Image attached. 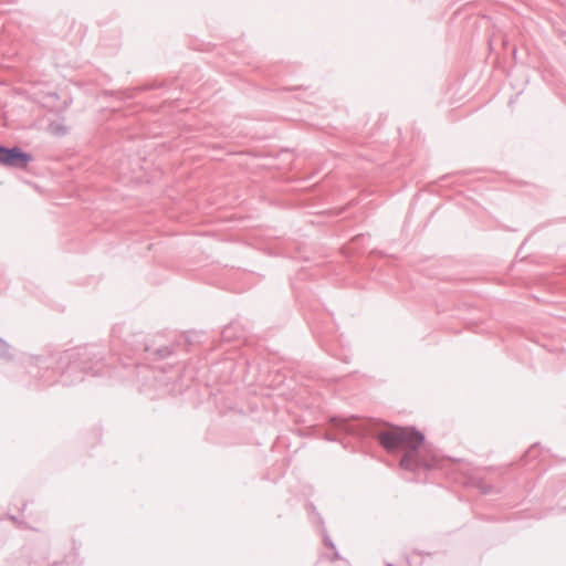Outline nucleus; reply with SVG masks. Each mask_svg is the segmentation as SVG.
Here are the masks:
<instances>
[{
  "instance_id": "obj_1",
  "label": "nucleus",
  "mask_w": 566,
  "mask_h": 566,
  "mask_svg": "<svg viewBox=\"0 0 566 566\" xmlns=\"http://www.w3.org/2000/svg\"><path fill=\"white\" fill-rule=\"evenodd\" d=\"M380 444L388 451L403 449L400 465L413 470V462L424 444V436L413 427H389L378 436Z\"/></svg>"
},
{
  "instance_id": "obj_2",
  "label": "nucleus",
  "mask_w": 566,
  "mask_h": 566,
  "mask_svg": "<svg viewBox=\"0 0 566 566\" xmlns=\"http://www.w3.org/2000/svg\"><path fill=\"white\" fill-rule=\"evenodd\" d=\"M32 160L31 155L22 151L18 147L4 148L0 146V164L15 168H27Z\"/></svg>"
},
{
  "instance_id": "obj_3",
  "label": "nucleus",
  "mask_w": 566,
  "mask_h": 566,
  "mask_svg": "<svg viewBox=\"0 0 566 566\" xmlns=\"http://www.w3.org/2000/svg\"><path fill=\"white\" fill-rule=\"evenodd\" d=\"M443 461L444 458L440 457L434 449H432L428 444H423V447L420 450V453L418 454L417 459L413 462V469L418 467H424L428 469L440 468L442 467Z\"/></svg>"
}]
</instances>
